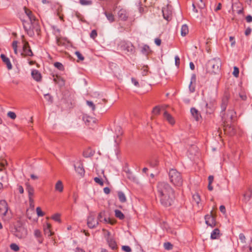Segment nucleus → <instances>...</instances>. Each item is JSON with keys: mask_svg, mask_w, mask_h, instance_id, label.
Returning <instances> with one entry per match:
<instances>
[{"mask_svg": "<svg viewBox=\"0 0 252 252\" xmlns=\"http://www.w3.org/2000/svg\"><path fill=\"white\" fill-rule=\"evenodd\" d=\"M157 196L162 205L169 207L173 202L174 191L168 183L159 182L157 185Z\"/></svg>", "mask_w": 252, "mask_h": 252, "instance_id": "1", "label": "nucleus"}, {"mask_svg": "<svg viewBox=\"0 0 252 252\" xmlns=\"http://www.w3.org/2000/svg\"><path fill=\"white\" fill-rule=\"evenodd\" d=\"M24 10L25 14L29 18L30 23L25 21L22 20L23 25L24 29L27 33L31 37L34 35L36 32L37 34H39L40 32V27L39 24L38 20L32 14V11L27 8L24 7Z\"/></svg>", "mask_w": 252, "mask_h": 252, "instance_id": "2", "label": "nucleus"}, {"mask_svg": "<svg viewBox=\"0 0 252 252\" xmlns=\"http://www.w3.org/2000/svg\"><path fill=\"white\" fill-rule=\"evenodd\" d=\"M221 61L220 58H214L208 61L206 64L207 72L211 74L219 73L220 69Z\"/></svg>", "mask_w": 252, "mask_h": 252, "instance_id": "3", "label": "nucleus"}, {"mask_svg": "<svg viewBox=\"0 0 252 252\" xmlns=\"http://www.w3.org/2000/svg\"><path fill=\"white\" fill-rule=\"evenodd\" d=\"M170 181L175 186H180L183 183L182 177L180 173L175 169H171L169 171Z\"/></svg>", "mask_w": 252, "mask_h": 252, "instance_id": "4", "label": "nucleus"}, {"mask_svg": "<svg viewBox=\"0 0 252 252\" xmlns=\"http://www.w3.org/2000/svg\"><path fill=\"white\" fill-rule=\"evenodd\" d=\"M118 46L122 50L131 54L134 53L135 51L134 46L131 42L125 40L121 41Z\"/></svg>", "mask_w": 252, "mask_h": 252, "instance_id": "5", "label": "nucleus"}, {"mask_svg": "<svg viewBox=\"0 0 252 252\" xmlns=\"http://www.w3.org/2000/svg\"><path fill=\"white\" fill-rule=\"evenodd\" d=\"M99 222L94 213H91L88 217L87 224L89 228H94L97 226Z\"/></svg>", "mask_w": 252, "mask_h": 252, "instance_id": "6", "label": "nucleus"}, {"mask_svg": "<svg viewBox=\"0 0 252 252\" xmlns=\"http://www.w3.org/2000/svg\"><path fill=\"white\" fill-rule=\"evenodd\" d=\"M14 235L19 239H23L26 237L27 230L23 225L16 226L15 227Z\"/></svg>", "mask_w": 252, "mask_h": 252, "instance_id": "7", "label": "nucleus"}, {"mask_svg": "<svg viewBox=\"0 0 252 252\" xmlns=\"http://www.w3.org/2000/svg\"><path fill=\"white\" fill-rule=\"evenodd\" d=\"M230 94L228 91H225L224 93V94L221 99V114L222 115L224 114V112L226 109V107L228 105V101L230 98Z\"/></svg>", "mask_w": 252, "mask_h": 252, "instance_id": "8", "label": "nucleus"}, {"mask_svg": "<svg viewBox=\"0 0 252 252\" xmlns=\"http://www.w3.org/2000/svg\"><path fill=\"white\" fill-rule=\"evenodd\" d=\"M162 15L164 19L167 21H170L172 18V9L171 6L167 5L166 6L163 7Z\"/></svg>", "mask_w": 252, "mask_h": 252, "instance_id": "9", "label": "nucleus"}, {"mask_svg": "<svg viewBox=\"0 0 252 252\" xmlns=\"http://www.w3.org/2000/svg\"><path fill=\"white\" fill-rule=\"evenodd\" d=\"M21 55L23 57H25L26 56L32 57L33 56L32 52L28 42L24 43L23 47V52L21 53Z\"/></svg>", "mask_w": 252, "mask_h": 252, "instance_id": "10", "label": "nucleus"}, {"mask_svg": "<svg viewBox=\"0 0 252 252\" xmlns=\"http://www.w3.org/2000/svg\"><path fill=\"white\" fill-rule=\"evenodd\" d=\"M205 222L208 225L212 227L216 226V222L215 218L212 214V211L210 215H207L205 216Z\"/></svg>", "mask_w": 252, "mask_h": 252, "instance_id": "11", "label": "nucleus"}, {"mask_svg": "<svg viewBox=\"0 0 252 252\" xmlns=\"http://www.w3.org/2000/svg\"><path fill=\"white\" fill-rule=\"evenodd\" d=\"M26 190L28 192L29 199L30 205H32V204L33 203V199L32 197L34 195V190L33 188L28 183H26Z\"/></svg>", "mask_w": 252, "mask_h": 252, "instance_id": "12", "label": "nucleus"}, {"mask_svg": "<svg viewBox=\"0 0 252 252\" xmlns=\"http://www.w3.org/2000/svg\"><path fill=\"white\" fill-rule=\"evenodd\" d=\"M8 210L7 202L5 200H0V215L5 216Z\"/></svg>", "mask_w": 252, "mask_h": 252, "instance_id": "13", "label": "nucleus"}, {"mask_svg": "<svg viewBox=\"0 0 252 252\" xmlns=\"http://www.w3.org/2000/svg\"><path fill=\"white\" fill-rule=\"evenodd\" d=\"M96 219L98 220V222H103L105 223H111L110 220L109 218H106L105 216V212L104 211H101L99 213Z\"/></svg>", "mask_w": 252, "mask_h": 252, "instance_id": "14", "label": "nucleus"}, {"mask_svg": "<svg viewBox=\"0 0 252 252\" xmlns=\"http://www.w3.org/2000/svg\"><path fill=\"white\" fill-rule=\"evenodd\" d=\"M223 130L225 133L227 134L230 136H232L236 133V130L234 127L229 124L225 125L224 126Z\"/></svg>", "mask_w": 252, "mask_h": 252, "instance_id": "15", "label": "nucleus"}, {"mask_svg": "<svg viewBox=\"0 0 252 252\" xmlns=\"http://www.w3.org/2000/svg\"><path fill=\"white\" fill-rule=\"evenodd\" d=\"M118 16L120 20L126 21L128 17V14L126 9H121L118 12Z\"/></svg>", "mask_w": 252, "mask_h": 252, "instance_id": "16", "label": "nucleus"}, {"mask_svg": "<svg viewBox=\"0 0 252 252\" xmlns=\"http://www.w3.org/2000/svg\"><path fill=\"white\" fill-rule=\"evenodd\" d=\"M107 242L109 247L113 250H117L118 246L115 240L111 237H108L107 238Z\"/></svg>", "mask_w": 252, "mask_h": 252, "instance_id": "17", "label": "nucleus"}, {"mask_svg": "<svg viewBox=\"0 0 252 252\" xmlns=\"http://www.w3.org/2000/svg\"><path fill=\"white\" fill-rule=\"evenodd\" d=\"M31 74L35 81L37 82H40L41 81L42 76L38 70L36 69L32 70Z\"/></svg>", "mask_w": 252, "mask_h": 252, "instance_id": "18", "label": "nucleus"}, {"mask_svg": "<svg viewBox=\"0 0 252 252\" xmlns=\"http://www.w3.org/2000/svg\"><path fill=\"white\" fill-rule=\"evenodd\" d=\"M244 200L247 202L249 201L252 196V187L249 188L243 195Z\"/></svg>", "mask_w": 252, "mask_h": 252, "instance_id": "19", "label": "nucleus"}, {"mask_svg": "<svg viewBox=\"0 0 252 252\" xmlns=\"http://www.w3.org/2000/svg\"><path fill=\"white\" fill-rule=\"evenodd\" d=\"M0 57L3 62L6 64L8 69H11L12 68V65L10 63L9 59L7 57H6L4 54H1Z\"/></svg>", "mask_w": 252, "mask_h": 252, "instance_id": "20", "label": "nucleus"}, {"mask_svg": "<svg viewBox=\"0 0 252 252\" xmlns=\"http://www.w3.org/2000/svg\"><path fill=\"white\" fill-rule=\"evenodd\" d=\"M195 5L200 9H203L205 7V3L202 0H193L192 6L194 7V9H195Z\"/></svg>", "mask_w": 252, "mask_h": 252, "instance_id": "21", "label": "nucleus"}, {"mask_svg": "<svg viewBox=\"0 0 252 252\" xmlns=\"http://www.w3.org/2000/svg\"><path fill=\"white\" fill-rule=\"evenodd\" d=\"M164 118L171 125H174L175 121L173 117L169 114L167 111H165L163 114Z\"/></svg>", "mask_w": 252, "mask_h": 252, "instance_id": "22", "label": "nucleus"}, {"mask_svg": "<svg viewBox=\"0 0 252 252\" xmlns=\"http://www.w3.org/2000/svg\"><path fill=\"white\" fill-rule=\"evenodd\" d=\"M190 112L192 116L194 118L195 120L198 121L201 116L198 110L195 108H191L190 109Z\"/></svg>", "mask_w": 252, "mask_h": 252, "instance_id": "23", "label": "nucleus"}, {"mask_svg": "<svg viewBox=\"0 0 252 252\" xmlns=\"http://www.w3.org/2000/svg\"><path fill=\"white\" fill-rule=\"evenodd\" d=\"M55 190L62 192L63 190V185L62 182L61 180H59L55 185Z\"/></svg>", "mask_w": 252, "mask_h": 252, "instance_id": "24", "label": "nucleus"}, {"mask_svg": "<svg viewBox=\"0 0 252 252\" xmlns=\"http://www.w3.org/2000/svg\"><path fill=\"white\" fill-rule=\"evenodd\" d=\"M150 167H157L158 165V160L157 158H153L148 161Z\"/></svg>", "mask_w": 252, "mask_h": 252, "instance_id": "25", "label": "nucleus"}, {"mask_svg": "<svg viewBox=\"0 0 252 252\" xmlns=\"http://www.w3.org/2000/svg\"><path fill=\"white\" fill-rule=\"evenodd\" d=\"M236 115V113L233 110H229L227 116L228 117L227 122H231L233 121V117Z\"/></svg>", "mask_w": 252, "mask_h": 252, "instance_id": "26", "label": "nucleus"}, {"mask_svg": "<svg viewBox=\"0 0 252 252\" xmlns=\"http://www.w3.org/2000/svg\"><path fill=\"white\" fill-rule=\"evenodd\" d=\"M189 33L188 26L186 24L183 25L181 29V34L183 36H185Z\"/></svg>", "mask_w": 252, "mask_h": 252, "instance_id": "27", "label": "nucleus"}, {"mask_svg": "<svg viewBox=\"0 0 252 252\" xmlns=\"http://www.w3.org/2000/svg\"><path fill=\"white\" fill-rule=\"evenodd\" d=\"M118 196L120 201L122 203L126 202V198L124 193L121 191L118 192Z\"/></svg>", "mask_w": 252, "mask_h": 252, "instance_id": "28", "label": "nucleus"}, {"mask_svg": "<svg viewBox=\"0 0 252 252\" xmlns=\"http://www.w3.org/2000/svg\"><path fill=\"white\" fill-rule=\"evenodd\" d=\"M51 227V225L49 223H47L46 226L44 227V233L48 236H50L52 235Z\"/></svg>", "mask_w": 252, "mask_h": 252, "instance_id": "29", "label": "nucleus"}, {"mask_svg": "<svg viewBox=\"0 0 252 252\" xmlns=\"http://www.w3.org/2000/svg\"><path fill=\"white\" fill-rule=\"evenodd\" d=\"M104 14L106 16V17L107 19H108V20L110 23H112V22H113L115 21L114 16V15L112 13L105 11L104 12Z\"/></svg>", "mask_w": 252, "mask_h": 252, "instance_id": "30", "label": "nucleus"}, {"mask_svg": "<svg viewBox=\"0 0 252 252\" xmlns=\"http://www.w3.org/2000/svg\"><path fill=\"white\" fill-rule=\"evenodd\" d=\"M220 230L218 228L215 229L211 234V238L212 239H217L219 237Z\"/></svg>", "mask_w": 252, "mask_h": 252, "instance_id": "31", "label": "nucleus"}, {"mask_svg": "<svg viewBox=\"0 0 252 252\" xmlns=\"http://www.w3.org/2000/svg\"><path fill=\"white\" fill-rule=\"evenodd\" d=\"M195 81V75H192L191 78V81L189 85V90L190 93H193L195 91V87L192 86V84L193 82Z\"/></svg>", "mask_w": 252, "mask_h": 252, "instance_id": "32", "label": "nucleus"}, {"mask_svg": "<svg viewBox=\"0 0 252 252\" xmlns=\"http://www.w3.org/2000/svg\"><path fill=\"white\" fill-rule=\"evenodd\" d=\"M76 171L80 175L83 176L84 175L85 170L83 167L82 165H79L78 167L74 166Z\"/></svg>", "mask_w": 252, "mask_h": 252, "instance_id": "33", "label": "nucleus"}, {"mask_svg": "<svg viewBox=\"0 0 252 252\" xmlns=\"http://www.w3.org/2000/svg\"><path fill=\"white\" fill-rule=\"evenodd\" d=\"M163 109V107L159 106H155L152 111V113L154 115H158L160 114L161 110Z\"/></svg>", "mask_w": 252, "mask_h": 252, "instance_id": "34", "label": "nucleus"}, {"mask_svg": "<svg viewBox=\"0 0 252 252\" xmlns=\"http://www.w3.org/2000/svg\"><path fill=\"white\" fill-rule=\"evenodd\" d=\"M115 216L119 218L120 220H123L125 218L124 214L119 210H116L115 211Z\"/></svg>", "mask_w": 252, "mask_h": 252, "instance_id": "35", "label": "nucleus"}, {"mask_svg": "<svg viewBox=\"0 0 252 252\" xmlns=\"http://www.w3.org/2000/svg\"><path fill=\"white\" fill-rule=\"evenodd\" d=\"M79 3L84 6L91 5L93 3L91 0H79Z\"/></svg>", "mask_w": 252, "mask_h": 252, "instance_id": "36", "label": "nucleus"}, {"mask_svg": "<svg viewBox=\"0 0 252 252\" xmlns=\"http://www.w3.org/2000/svg\"><path fill=\"white\" fill-rule=\"evenodd\" d=\"M251 243L249 245V246L246 247L245 246L243 247L244 252H252V239H251Z\"/></svg>", "mask_w": 252, "mask_h": 252, "instance_id": "37", "label": "nucleus"}, {"mask_svg": "<svg viewBox=\"0 0 252 252\" xmlns=\"http://www.w3.org/2000/svg\"><path fill=\"white\" fill-rule=\"evenodd\" d=\"M193 200L198 204L201 200L200 197L198 193H196L192 195Z\"/></svg>", "mask_w": 252, "mask_h": 252, "instance_id": "38", "label": "nucleus"}, {"mask_svg": "<svg viewBox=\"0 0 252 252\" xmlns=\"http://www.w3.org/2000/svg\"><path fill=\"white\" fill-rule=\"evenodd\" d=\"M86 103L87 105L91 108L93 111H94L95 110V106L92 101L87 100Z\"/></svg>", "mask_w": 252, "mask_h": 252, "instance_id": "39", "label": "nucleus"}, {"mask_svg": "<svg viewBox=\"0 0 252 252\" xmlns=\"http://www.w3.org/2000/svg\"><path fill=\"white\" fill-rule=\"evenodd\" d=\"M94 181L96 183L98 184L101 186H103L104 185L103 181L101 178L95 177L94 178Z\"/></svg>", "mask_w": 252, "mask_h": 252, "instance_id": "40", "label": "nucleus"}, {"mask_svg": "<svg viewBox=\"0 0 252 252\" xmlns=\"http://www.w3.org/2000/svg\"><path fill=\"white\" fill-rule=\"evenodd\" d=\"M54 66L60 70H63L64 67L62 63L59 62H56L54 63Z\"/></svg>", "mask_w": 252, "mask_h": 252, "instance_id": "41", "label": "nucleus"}, {"mask_svg": "<svg viewBox=\"0 0 252 252\" xmlns=\"http://www.w3.org/2000/svg\"><path fill=\"white\" fill-rule=\"evenodd\" d=\"M164 248L165 250H170L172 249L173 245L170 242H166L164 243Z\"/></svg>", "mask_w": 252, "mask_h": 252, "instance_id": "42", "label": "nucleus"}, {"mask_svg": "<svg viewBox=\"0 0 252 252\" xmlns=\"http://www.w3.org/2000/svg\"><path fill=\"white\" fill-rule=\"evenodd\" d=\"M7 116L12 120H15L16 118V115L15 113L12 111H9L7 114Z\"/></svg>", "mask_w": 252, "mask_h": 252, "instance_id": "43", "label": "nucleus"}, {"mask_svg": "<svg viewBox=\"0 0 252 252\" xmlns=\"http://www.w3.org/2000/svg\"><path fill=\"white\" fill-rule=\"evenodd\" d=\"M52 219L56 221L60 222L61 221L60 215L59 214H55L52 216Z\"/></svg>", "mask_w": 252, "mask_h": 252, "instance_id": "44", "label": "nucleus"}, {"mask_svg": "<svg viewBox=\"0 0 252 252\" xmlns=\"http://www.w3.org/2000/svg\"><path fill=\"white\" fill-rule=\"evenodd\" d=\"M150 50V48L148 45H144L141 49V52L143 54L148 53Z\"/></svg>", "mask_w": 252, "mask_h": 252, "instance_id": "45", "label": "nucleus"}, {"mask_svg": "<svg viewBox=\"0 0 252 252\" xmlns=\"http://www.w3.org/2000/svg\"><path fill=\"white\" fill-rule=\"evenodd\" d=\"M10 248L11 250H13L15 252H17L19 250V246L15 243H12L10 245Z\"/></svg>", "mask_w": 252, "mask_h": 252, "instance_id": "46", "label": "nucleus"}, {"mask_svg": "<svg viewBox=\"0 0 252 252\" xmlns=\"http://www.w3.org/2000/svg\"><path fill=\"white\" fill-rule=\"evenodd\" d=\"M239 69L237 66L234 67V70L233 72V75L235 77H238L239 76Z\"/></svg>", "mask_w": 252, "mask_h": 252, "instance_id": "47", "label": "nucleus"}, {"mask_svg": "<svg viewBox=\"0 0 252 252\" xmlns=\"http://www.w3.org/2000/svg\"><path fill=\"white\" fill-rule=\"evenodd\" d=\"M36 211L38 216L42 217L44 215V213L42 211L41 208L39 207L36 208Z\"/></svg>", "mask_w": 252, "mask_h": 252, "instance_id": "48", "label": "nucleus"}, {"mask_svg": "<svg viewBox=\"0 0 252 252\" xmlns=\"http://www.w3.org/2000/svg\"><path fill=\"white\" fill-rule=\"evenodd\" d=\"M239 238L242 243H246V237L243 233H240L239 235Z\"/></svg>", "mask_w": 252, "mask_h": 252, "instance_id": "49", "label": "nucleus"}, {"mask_svg": "<svg viewBox=\"0 0 252 252\" xmlns=\"http://www.w3.org/2000/svg\"><path fill=\"white\" fill-rule=\"evenodd\" d=\"M148 66H143L142 69V74L143 76H146L148 73Z\"/></svg>", "mask_w": 252, "mask_h": 252, "instance_id": "50", "label": "nucleus"}, {"mask_svg": "<svg viewBox=\"0 0 252 252\" xmlns=\"http://www.w3.org/2000/svg\"><path fill=\"white\" fill-rule=\"evenodd\" d=\"M75 54L76 55L79 60L83 61L84 60V57L79 51H76L75 52Z\"/></svg>", "mask_w": 252, "mask_h": 252, "instance_id": "51", "label": "nucleus"}, {"mask_svg": "<svg viewBox=\"0 0 252 252\" xmlns=\"http://www.w3.org/2000/svg\"><path fill=\"white\" fill-rule=\"evenodd\" d=\"M122 249L126 252H131L132 251L131 249L128 246H122Z\"/></svg>", "mask_w": 252, "mask_h": 252, "instance_id": "52", "label": "nucleus"}, {"mask_svg": "<svg viewBox=\"0 0 252 252\" xmlns=\"http://www.w3.org/2000/svg\"><path fill=\"white\" fill-rule=\"evenodd\" d=\"M97 33L96 32V31L95 30H94L92 31L91 33H90V37L92 38L93 39H94L97 36Z\"/></svg>", "mask_w": 252, "mask_h": 252, "instance_id": "53", "label": "nucleus"}, {"mask_svg": "<svg viewBox=\"0 0 252 252\" xmlns=\"http://www.w3.org/2000/svg\"><path fill=\"white\" fill-rule=\"evenodd\" d=\"M180 59L178 56H176L175 57V63L176 66L178 67L180 65Z\"/></svg>", "mask_w": 252, "mask_h": 252, "instance_id": "54", "label": "nucleus"}, {"mask_svg": "<svg viewBox=\"0 0 252 252\" xmlns=\"http://www.w3.org/2000/svg\"><path fill=\"white\" fill-rule=\"evenodd\" d=\"M34 236L37 238H40L41 236V233L39 230L36 229L34 232Z\"/></svg>", "mask_w": 252, "mask_h": 252, "instance_id": "55", "label": "nucleus"}, {"mask_svg": "<svg viewBox=\"0 0 252 252\" xmlns=\"http://www.w3.org/2000/svg\"><path fill=\"white\" fill-rule=\"evenodd\" d=\"M7 164V161L5 159H2L1 160H0V165L2 167H5V166H6Z\"/></svg>", "mask_w": 252, "mask_h": 252, "instance_id": "56", "label": "nucleus"}, {"mask_svg": "<svg viewBox=\"0 0 252 252\" xmlns=\"http://www.w3.org/2000/svg\"><path fill=\"white\" fill-rule=\"evenodd\" d=\"M229 40L231 42V46L232 47L234 46L235 44V41L234 39V37L233 36H230Z\"/></svg>", "mask_w": 252, "mask_h": 252, "instance_id": "57", "label": "nucleus"}, {"mask_svg": "<svg viewBox=\"0 0 252 252\" xmlns=\"http://www.w3.org/2000/svg\"><path fill=\"white\" fill-rule=\"evenodd\" d=\"M44 97L48 101H52V97L50 94H44Z\"/></svg>", "mask_w": 252, "mask_h": 252, "instance_id": "58", "label": "nucleus"}, {"mask_svg": "<svg viewBox=\"0 0 252 252\" xmlns=\"http://www.w3.org/2000/svg\"><path fill=\"white\" fill-rule=\"evenodd\" d=\"M131 81L132 83L136 87H139V83L134 78H131Z\"/></svg>", "mask_w": 252, "mask_h": 252, "instance_id": "59", "label": "nucleus"}, {"mask_svg": "<svg viewBox=\"0 0 252 252\" xmlns=\"http://www.w3.org/2000/svg\"><path fill=\"white\" fill-rule=\"evenodd\" d=\"M251 32H252V30H251V29L250 28H249H249H248L246 30V31H245V35H246V36H248V35H249L251 34Z\"/></svg>", "mask_w": 252, "mask_h": 252, "instance_id": "60", "label": "nucleus"}, {"mask_svg": "<svg viewBox=\"0 0 252 252\" xmlns=\"http://www.w3.org/2000/svg\"><path fill=\"white\" fill-rule=\"evenodd\" d=\"M155 43L158 46H160L161 43V39L158 38H157L155 39Z\"/></svg>", "mask_w": 252, "mask_h": 252, "instance_id": "61", "label": "nucleus"}, {"mask_svg": "<svg viewBox=\"0 0 252 252\" xmlns=\"http://www.w3.org/2000/svg\"><path fill=\"white\" fill-rule=\"evenodd\" d=\"M246 20L248 23L252 22V16L250 15L247 16L246 17Z\"/></svg>", "mask_w": 252, "mask_h": 252, "instance_id": "62", "label": "nucleus"}, {"mask_svg": "<svg viewBox=\"0 0 252 252\" xmlns=\"http://www.w3.org/2000/svg\"><path fill=\"white\" fill-rule=\"evenodd\" d=\"M239 96L243 100H246L247 98V95L244 94H239Z\"/></svg>", "mask_w": 252, "mask_h": 252, "instance_id": "63", "label": "nucleus"}, {"mask_svg": "<svg viewBox=\"0 0 252 252\" xmlns=\"http://www.w3.org/2000/svg\"><path fill=\"white\" fill-rule=\"evenodd\" d=\"M18 190L21 194H22L24 193V189L22 186H21V185L18 186Z\"/></svg>", "mask_w": 252, "mask_h": 252, "instance_id": "64", "label": "nucleus"}]
</instances>
